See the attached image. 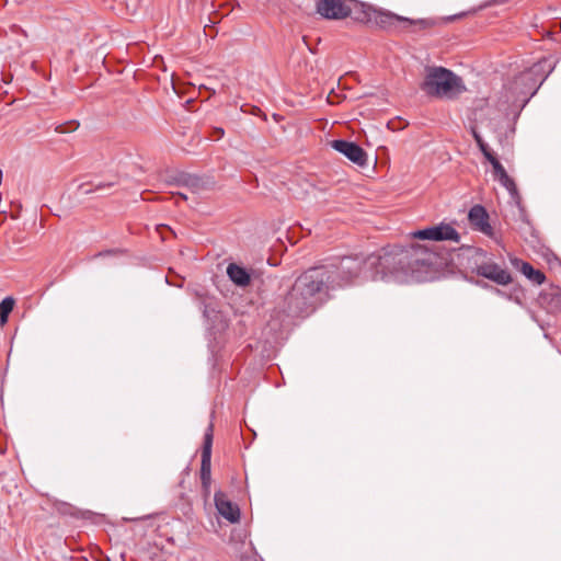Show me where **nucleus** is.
I'll list each match as a JSON object with an SVG mask.
<instances>
[{"instance_id": "nucleus-1", "label": "nucleus", "mask_w": 561, "mask_h": 561, "mask_svg": "<svg viewBox=\"0 0 561 561\" xmlns=\"http://www.w3.org/2000/svg\"><path fill=\"white\" fill-rule=\"evenodd\" d=\"M438 264L437 253L424 245L412 244L407 249H383L381 254L369 255L364 261L344 257L341 261V273L345 282L358 277L364 280L387 283L423 282Z\"/></svg>"}, {"instance_id": "nucleus-2", "label": "nucleus", "mask_w": 561, "mask_h": 561, "mask_svg": "<svg viewBox=\"0 0 561 561\" xmlns=\"http://www.w3.org/2000/svg\"><path fill=\"white\" fill-rule=\"evenodd\" d=\"M335 271L325 266L302 273L283 299L282 309L289 316L309 314L323 301L335 282Z\"/></svg>"}, {"instance_id": "nucleus-3", "label": "nucleus", "mask_w": 561, "mask_h": 561, "mask_svg": "<svg viewBox=\"0 0 561 561\" xmlns=\"http://www.w3.org/2000/svg\"><path fill=\"white\" fill-rule=\"evenodd\" d=\"M421 90L428 96L455 99L466 91L462 79L451 70L440 66H427Z\"/></svg>"}, {"instance_id": "nucleus-4", "label": "nucleus", "mask_w": 561, "mask_h": 561, "mask_svg": "<svg viewBox=\"0 0 561 561\" xmlns=\"http://www.w3.org/2000/svg\"><path fill=\"white\" fill-rule=\"evenodd\" d=\"M410 234L412 238L422 240L453 241L456 243L460 241L458 231L450 224L445 222L413 231Z\"/></svg>"}, {"instance_id": "nucleus-5", "label": "nucleus", "mask_w": 561, "mask_h": 561, "mask_svg": "<svg viewBox=\"0 0 561 561\" xmlns=\"http://www.w3.org/2000/svg\"><path fill=\"white\" fill-rule=\"evenodd\" d=\"M316 8L322 18L329 20H341L352 12L347 0H318Z\"/></svg>"}, {"instance_id": "nucleus-6", "label": "nucleus", "mask_w": 561, "mask_h": 561, "mask_svg": "<svg viewBox=\"0 0 561 561\" xmlns=\"http://www.w3.org/2000/svg\"><path fill=\"white\" fill-rule=\"evenodd\" d=\"M213 437H214V426L213 423L209 424L207 431L204 435V444L202 450V463H201V479L203 486L208 489L211 482V447H213Z\"/></svg>"}, {"instance_id": "nucleus-7", "label": "nucleus", "mask_w": 561, "mask_h": 561, "mask_svg": "<svg viewBox=\"0 0 561 561\" xmlns=\"http://www.w3.org/2000/svg\"><path fill=\"white\" fill-rule=\"evenodd\" d=\"M331 147L357 165L363 167L367 163L366 152L355 142L337 139L331 141Z\"/></svg>"}, {"instance_id": "nucleus-8", "label": "nucleus", "mask_w": 561, "mask_h": 561, "mask_svg": "<svg viewBox=\"0 0 561 561\" xmlns=\"http://www.w3.org/2000/svg\"><path fill=\"white\" fill-rule=\"evenodd\" d=\"M477 274L488 278L499 285H508L512 283L511 274L502 268L499 264L489 262L483 263L477 267Z\"/></svg>"}, {"instance_id": "nucleus-9", "label": "nucleus", "mask_w": 561, "mask_h": 561, "mask_svg": "<svg viewBox=\"0 0 561 561\" xmlns=\"http://www.w3.org/2000/svg\"><path fill=\"white\" fill-rule=\"evenodd\" d=\"M484 158L491 163L493 168V176L496 181L501 183L511 194L516 192V185L514 181L510 178L506 170L495 157L493 151L485 152Z\"/></svg>"}, {"instance_id": "nucleus-10", "label": "nucleus", "mask_w": 561, "mask_h": 561, "mask_svg": "<svg viewBox=\"0 0 561 561\" xmlns=\"http://www.w3.org/2000/svg\"><path fill=\"white\" fill-rule=\"evenodd\" d=\"M215 505L218 513L230 523H237L240 519V510L231 503L222 492L215 493Z\"/></svg>"}, {"instance_id": "nucleus-11", "label": "nucleus", "mask_w": 561, "mask_h": 561, "mask_svg": "<svg viewBox=\"0 0 561 561\" xmlns=\"http://www.w3.org/2000/svg\"><path fill=\"white\" fill-rule=\"evenodd\" d=\"M510 262L534 284L541 285L545 283V274L539 270H535L528 262H524L518 257H511Z\"/></svg>"}, {"instance_id": "nucleus-12", "label": "nucleus", "mask_w": 561, "mask_h": 561, "mask_svg": "<svg viewBox=\"0 0 561 561\" xmlns=\"http://www.w3.org/2000/svg\"><path fill=\"white\" fill-rule=\"evenodd\" d=\"M468 218L474 227H477L480 231L484 233H489L491 230V226L489 224V216L485 211V209L480 206L476 205L469 210Z\"/></svg>"}, {"instance_id": "nucleus-13", "label": "nucleus", "mask_w": 561, "mask_h": 561, "mask_svg": "<svg viewBox=\"0 0 561 561\" xmlns=\"http://www.w3.org/2000/svg\"><path fill=\"white\" fill-rule=\"evenodd\" d=\"M227 275L239 287H245L251 283V275L248 270L236 263H230L227 266Z\"/></svg>"}, {"instance_id": "nucleus-14", "label": "nucleus", "mask_w": 561, "mask_h": 561, "mask_svg": "<svg viewBox=\"0 0 561 561\" xmlns=\"http://www.w3.org/2000/svg\"><path fill=\"white\" fill-rule=\"evenodd\" d=\"M15 301L12 297H5L0 302V325L3 327L8 322L9 314L14 308Z\"/></svg>"}, {"instance_id": "nucleus-15", "label": "nucleus", "mask_w": 561, "mask_h": 561, "mask_svg": "<svg viewBox=\"0 0 561 561\" xmlns=\"http://www.w3.org/2000/svg\"><path fill=\"white\" fill-rule=\"evenodd\" d=\"M472 136L483 156L485 154V152L491 151L489 145L483 140L481 135L474 128H472Z\"/></svg>"}, {"instance_id": "nucleus-16", "label": "nucleus", "mask_w": 561, "mask_h": 561, "mask_svg": "<svg viewBox=\"0 0 561 561\" xmlns=\"http://www.w3.org/2000/svg\"><path fill=\"white\" fill-rule=\"evenodd\" d=\"M183 183L194 193L199 188L201 180L193 175H186L183 178Z\"/></svg>"}, {"instance_id": "nucleus-17", "label": "nucleus", "mask_w": 561, "mask_h": 561, "mask_svg": "<svg viewBox=\"0 0 561 561\" xmlns=\"http://www.w3.org/2000/svg\"><path fill=\"white\" fill-rule=\"evenodd\" d=\"M539 67V65H536L534 66L530 70L522 73V76L519 77L520 80H526V79H529L531 77L533 73H535L537 71V68Z\"/></svg>"}, {"instance_id": "nucleus-18", "label": "nucleus", "mask_w": 561, "mask_h": 561, "mask_svg": "<svg viewBox=\"0 0 561 561\" xmlns=\"http://www.w3.org/2000/svg\"><path fill=\"white\" fill-rule=\"evenodd\" d=\"M225 131L221 127H215L213 130V136L218 140L224 136Z\"/></svg>"}, {"instance_id": "nucleus-19", "label": "nucleus", "mask_w": 561, "mask_h": 561, "mask_svg": "<svg viewBox=\"0 0 561 561\" xmlns=\"http://www.w3.org/2000/svg\"><path fill=\"white\" fill-rule=\"evenodd\" d=\"M110 186H111V184H108V183H98L95 185V190L100 191V190H104V188L110 187Z\"/></svg>"}, {"instance_id": "nucleus-20", "label": "nucleus", "mask_w": 561, "mask_h": 561, "mask_svg": "<svg viewBox=\"0 0 561 561\" xmlns=\"http://www.w3.org/2000/svg\"><path fill=\"white\" fill-rule=\"evenodd\" d=\"M178 197H179V198H182V199H187V195H186V194H184V193H179V194H178Z\"/></svg>"}, {"instance_id": "nucleus-21", "label": "nucleus", "mask_w": 561, "mask_h": 561, "mask_svg": "<svg viewBox=\"0 0 561 561\" xmlns=\"http://www.w3.org/2000/svg\"><path fill=\"white\" fill-rule=\"evenodd\" d=\"M90 192H91V190H83V193H84V194H88V193H90Z\"/></svg>"}]
</instances>
